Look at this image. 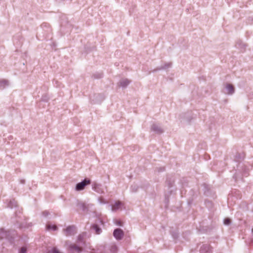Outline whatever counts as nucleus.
Wrapping results in <instances>:
<instances>
[{"instance_id": "1", "label": "nucleus", "mask_w": 253, "mask_h": 253, "mask_svg": "<svg viewBox=\"0 0 253 253\" xmlns=\"http://www.w3.org/2000/svg\"><path fill=\"white\" fill-rule=\"evenodd\" d=\"M92 189L98 194H102L105 193V190L106 189V187L103 186L101 184L94 182L92 184Z\"/></svg>"}, {"instance_id": "2", "label": "nucleus", "mask_w": 253, "mask_h": 253, "mask_svg": "<svg viewBox=\"0 0 253 253\" xmlns=\"http://www.w3.org/2000/svg\"><path fill=\"white\" fill-rule=\"evenodd\" d=\"M91 181L89 179H84V180L76 184L75 190L77 191L83 190L86 185L90 184Z\"/></svg>"}, {"instance_id": "3", "label": "nucleus", "mask_w": 253, "mask_h": 253, "mask_svg": "<svg viewBox=\"0 0 253 253\" xmlns=\"http://www.w3.org/2000/svg\"><path fill=\"white\" fill-rule=\"evenodd\" d=\"M113 236L116 240H120L124 236V231L120 228L116 229L113 232Z\"/></svg>"}, {"instance_id": "4", "label": "nucleus", "mask_w": 253, "mask_h": 253, "mask_svg": "<svg viewBox=\"0 0 253 253\" xmlns=\"http://www.w3.org/2000/svg\"><path fill=\"white\" fill-rule=\"evenodd\" d=\"M75 233V227L73 226H68L64 230V234L66 236H71Z\"/></svg>"}, {"instance_id": "5", "label": "nucleus", "mask_w": 253, "mask_h": 253, "mask_svg": "<svg viewBox=\"0 0 253 253\" xmlns=\"http://www.w3.org/2000/svg\"><path fill=\"white\" fill-rule=\"evenodd\" d=\"M226 91L225 93L229 95H232L235 92V89L234 86L231 84H227L225 86Z\"/></svg>"}, {"instance_id": "6", "label": "nucleus", "mask_w": 253, "mask_h": 253, "mask_svg": "<svg viewBox=\"0 0 253 253\" xmlns=\"http://www.w3.org/2000/svg\"><path fill=\"white\" fill-rule=\"evenodd\" d=\"M151 130L158 134H161L164 132L162 127L157 124H153L151 126Z\"/></svg>"}, {"instance_id": "7", "label": "nucleus", "mask_w": 253, "mask_h": 253, "mask_svg": "<svg viewBox=\"0 0 253 253\" xmlns=\"http://www.w3.org/2000/svg\"><path fill=\"white\" fill-rule=\"evenodd\" d=\"M130 83V81L127 79H122L119 81V85L123 88L126 87Z\"/></svg>"}, {"instance_id": "8", "label": "nucleus", "mask_w": 253, "mask_h": 253, "mask_svg": "<svg viewBox=\"0 0 253 253\" xmlns=\"http://www.w3.org/2000/svg\"><path fill=\"white\" fill-rule=\"evenodd\" d=\"M200 252L201 253H211V249L210 246L204 245L201 247Z\"/></svg>"}, {"instance_id": "9", "label": "nucleus", "mask_w": 253, "mask_h": 253, "mask_svg": "<svg viewBox=\"0 0 253 253\" xmlns=\"http://www.w3.org/2000/svg\"><path fill=\"white\" fill-rule=\"evenodd\" d=\"M69 249L72 253H79L81 252L82 249L75 244H71L69 246Z\"/></svg>"}, {"instance_id": "10", "label": "nucleus", "mask_w": 253, "mask_h": 253, "mask_svg": "<svg viewBox=\"0 0 253 253\" xmlns=\"http://www.w3.org/2000/svg\"><path fill=\"white\" fill-rule=\"evenodd\" d=\"M122 206V203L120 201H117L112 206V210L113 211H116L120 209Z\"/></svg>"}, {"instance_id": "11", "label": "nucleus", "mask_w": 253, "mask_h": 253, "mask_svg": "<svg viewBox=\"0 0 253 253\" xmlns=\"http://www.w3.org/2000/svg\"><path fill=\"white\" fill-rule=\"evenodd\" d=\"M171 66V63L170 62L166 63L162 65L161 67L158 68L157 70H164L167 69Z\"/></svg>"}, {"instance_id": "12", "label": "nucleus", "mask_w": 253, "mask_h": 253, "mask_svg": "<svg viewBox=\"0 0 253 253\" xmlns=\"http://www.w3.org/2000/svg\"><path fill=\"white\" fill-rule=\"evenodd\" d=\"M9 85V83L8 81L5 80H2L0 81V87L3 88L5 86H7Z\"/></svg>"}, {"instance_id": "13", "label": "nucleus", "mask_w": 253, "mask_h": 253, "mask_svg": "<svg viewBox=\"0 0 253 253\" xmlns=\"http://www.w3.org/2000/svg\"><path fill=\"white\" fill-rule=\"evenodd\" d=\"M92 229L95 231L96 234H100L102 231L101 229L97 225H93L92 227Z\"/></svg>"}, {"instance_id": "14", "label": "nucleus", "mask_w": 253, "mask_h": 253, "mask_svg": "<svg viewBox=\"0 0 253 253\" xmlns=\"http://www.w3.org/2000/svg\"><path fill=\"white\" fill-rule=\"evenodd\" d=\"M46 228L48 230H53L55 231L57 230V227L55 225H51V224H47L46 226Z\"/></svg>"}, {"instance_id": "15", "label": "nucleus", "mask_w": 253, "mask_h": 253, "mask_svg": "<svg viewBox=\"0 0 253 253\" xmlns=\"http://www.w3.org/2000/svg\"><path fill=\"white\" fill-rule=\"evenodd\" d=\"M97 200L100 204H106L108 203V202L103 197H99Z\"/></svg>"}, {"instance_id": "16", "label": "nucleus", "mask_w": 253, "mask_h": 253, "mask_svg": "<svg viewBox=\"0 0 253 253\" xmlns=\"http://www.w3.org/2000/svg\"><path fill=\"white\" fill-rule=\"evenodd\" d=\"M49 253H62L61 252H60L56 248H53L50 251H49Z\"/></svg>"}, {"instance_id": "17", "label": "nucleus", "mask_w": 253, "mask_h": 253, "mask_svg": "<svg viewBox=\"0 0 253 253\" xmlns=\"http://www.w3.org/2000/svg\"><path fill=\"white\" fill-rule=\"evenodd\" d=\"M117 247L116 245H113L111 246L110 251L113 253H115L117 251Z\"/></svg>"}, {"instance_id": "18", "label": "nucleus", "mask_w": 253, "mask_h": 253, "mask_svg": "<svg viewBox=\"0 0 253 253\" xmlns=\"http://www.w3.org/2000/svg\"><path fill=\"white\" fill-rule=\"evenodd\" d=\"M131 191L132 192H136L138 189V187L136 185H132L130 188Z\"/></svg>"}, {"instance_id": "19", "label": "nucleus", "mask_w": 253, "mask_h": 253, "mask_svg": "<svg viewBox=\"0 0 253 253\" xmlns=\"http://www.w3.org/2000/svg\"><path fill=\"white\" fill-rule=\"evenodd\" d=\"M1 231L2 235L1 236H0V237L1 238H7V232H4L3 230H1Z\"/></svg>"}, {"instance_id": "20", "label": "nucleus", "mask_w": 253, "mask_h": 253, "mask_svg": "<svg viewBox=\"0 0 253 253\" xmlns=\"http://www.w3.org/2000/svg\"><path fill=\"white\" fill-rule=\"evenodd\" d=\"M16 206V202H15L14 200L13 201H11L9 203V206L11 208H13V207H15Z\"/></svg>"}, {"instance_id": "21", "label": "nucleus", "mask_w": 253, "mask_h": 253, "mask_svg": "<svg viewBox=\"0 0 253 253\" xmlns=\"http://www.w3.org/2000/svg\"><path fill=\"white\" fill-rule=\"evenodd\" d=\"M230 223V220L229 218H226L224 220V224L225 225H229Z\"/></svg>"}, {"instance_id": "22", "label": "nucleus", "mask_w": 253, "mask_h": 253, "mask_svg": "<svg viewBox=\"0 0 253 253\" xmlns=\"http://www.w3.org/2000/svg\"><path fill=\"white\" fill-rule=\"evenodd\" d=\"M27 251V249L25 247H22L20 251V253H26Z\"/></svg>"}, {"instance_id": "23", "label": "nucleus", "mask_w": 253, "mask_h": 253, "mask_svg": "<svg viewBox=\"0 0 253 253\" xmlns=\"http://www.w3.org/2000/svg\"><path fill=\"white\" fill-rule=\"evenodd\" d=\"M84 237V234H81L78 236V240L81 241Z\"/></svg>"}, {"instance_id": "24", "label": "nucleus", "mask_w": 253, "mask_h": 253, "mask_svg": "<svg viewBox=\"0 0 253 253\" xmlns=\"http://www.w3.org/2000/svg\"><path fill=\"white\" fill-rule=\"evenodd\" d=\"M49 214V212L47 211H44L43 212H42V214L43 216H47Z\"/></svg>"}, {"instance_id": "25", "label": "nucleus", "mask_w": 253, "mask_h": 253, "mask_svg": "<svg viewBox=\"0 0 253 253\" xmlns=\"http://www.w3.org/2000/svg\"><path fill=\"white\" fill-rule=\"evenodd\" d=\"M81 207L82 208L83 211L85 210V205L84 204H81Z\"/></svg>"}, {"instance_id": "26", "label": "nucleus", "mask_w": 253, "mask_h": 253, "mask_svg": "<svg viewBox=\"0 0 253 253\" xmlns=\"http://www.w3.org/2000/svg\"><path fill=\"white\" fill-rule=\"evenodd\" d=\"M116 224L118 225L121 226V222L120 221H118L116 222Z\"/></svg>"}, {"instance_id": "27", "label": "nucleus", "mask_w": 253, "mask_h": 253, "mask_svg": "<svg viewBox=\"0 0 253 253\" xmlns=\"http://www.w3.org/2000/svg\"><path fill=\"white\" fill-rule=\"evenodd\" d=\"M252 232H253V229H252Z\"/></svg>"}]
</instances>
